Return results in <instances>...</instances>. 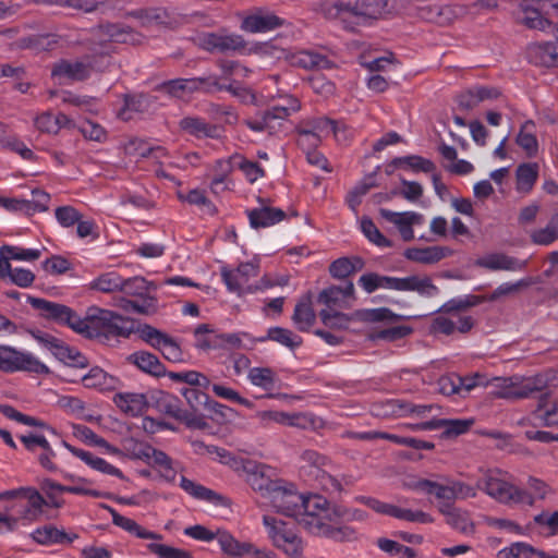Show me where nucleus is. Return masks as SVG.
I'll list each match as a JSON object with an SVG mask.
<instances>
[{
	"label": "nucleus",
	"mask_w": 558,
	"mask_h": 558,
	"mask_svg": "<svg viewBox=\"0 0 558 558\" xmlns=\"http://www.w3.org/2000/svg\"><path fill=\"white\" fill-rule=\"evenodd\" d=\"M0 371L10 374L16 372L46 374L48 367L28 352L19 351L10 345H1Z\"/></svg>",
	"instance_id": "9b49d317"
},
{
	"label": "nucleus",
	"mask_w": 558,
	"mask_h": 558,
	"mask_svg": "<svg viewBox=\"0 0 558 558\" xmlns=\"http://www.w3.org/2000/svg\"><path fill=\"white\" fill-rule=\"evenodd\" d=\"M63 447L71 452L74 457L82 460L86 463L90 469L100 472L102 474L116 476L118 478H123V473L120 469L112 465L105 459L94 456L92 452L78 449L66 441H63Z\"/></svg>",
	"instance_id": "b1692460"
},
{
	"label": "nucleus",
	"mask_w": 558,
	"mask_h": 558,
	"mask_svg": "<svg viewBox=\"0 0 558 558\" xmlns=\"http://www.w3.org/2000/svg\"><path fill=\"white\" fill-rule=\"evenodd\" d=\"M147 549L157 558H192L191 554L184 549L160 543H149Z\"/></svg>",
	"instance_id": "774afa93"
},
{
	"label": "nucleus",
	"mask_w": 558,
	"mask_h": 558,
	"mask_svg": "<svg viewBox=\"0 0 558 558\" xmlns=\"http://www.w3.org/2000/svg\"><path fill=\"white\" fill-rule=\"evenodd\" d=\"M392 165L413 173L424 172L433 174L436 169L435 163L432 160L417 155L395 158Z\"/></svg>",
	"instance_id": "49530a36"
},
{
	"label": "nucleus",
	"mask_w": 558,
	"mask_h": 558,
	"mask_svg": "<svg viewBox=\"0 0 558 558\" xmlns=\"http://www.w3.org/2000/svg\"><path fill=\"white\" fill-rule=\"evenodd\" d=\"M284 59L291 65L305 70L330 68V61L325 56L311 50H299L295 52L286 51Z\"/></svg>",
	"instance_id": "bb28decb"
},
{
	"label": "nucleus",
	"mask_w": 558,
	"mask_h": 558,
	"mask_svg": "<svg viewBox=\"0 0 558 558\" xmlns=\"http://www.w3.org/2000/svg\"><path fill=\"white\" fill-rule=\"evenodd\" d=\"M259 266L253 262L241 263L236 268L223 267L221 277L230 292L242 295L254 291L250 283L252 278L257 277Z\"/></svg>",
	"instance_id": "f8f14e48"
},
{
	"label": "nucleus",
	"mask_w": 558,
	"mask_h": 558,
	"mask_svg": "<svg viewBox=\"0 0 558 558\" xmlns=\"http://www.w3.org/2000/svg\"><path fill=\"white\" fill-rule=\"evenodd\" d=\"M363 267L364 262L360 257H340L330 264L329 272L333 278L344 279Z\"/></svg>",
	"instance_id": "3c124183"
},
{
	"label": "nucleus",
	"mask_w": 558,
	"mask_h": 558,
	"mask_svg": "<svg viewBox=\"0 0 558 558\" xmlns=\"http://www.w3.org/2000/svg\"><path fill=\"white\" fill-rule=\"evenodd\" d=\"M520 493L523 494L524 500L517 501V505L533 506L537 500H544L553 494L551 487L544 481L530 477L527 480V488L523 489L520 487Z\"/></svg>",
	"instance_id": "58836bf2"
},
{
	"label": "nucleus",
	"mask_w": 558,
	"mask_h": 558,
	"mask_svg": "<svg viewBox=\"0 0 558 558\" xmlns=\"http://www.w3.org/2000/svg\"><path fill=\"white\" fill-rule=\"evenodd\" d=\"M255 416L263 427H269L271 424H278L282 426H291L305 429L314 424V418L311 415L304 413L263 410L256 412Z\"/></svg>",
	"instance_id": "2eb2a0df"
},
{
	"label": "nucleus",
	"mask_w": 558,
	"mask_h": 558,
	"mask_svg": "<svg viewBox=\"0 0 558 558\" xmlns=\"http://www.w3.org/2000/svg\"><path fill=\"white\" fill-rule=\"evenodd\" d=\"M354 296V286L347 282L342 287L331 286L318 294V302L325 305L324 310L348 308L351 306V300Z\"/></svg>",
	"instance_id": "aec40b11"
},
{
	"label": "nucleus",
	"mask_w": 558,
	"mask_h": 558,
	"mask_svg": "<svg viewBox=\"0 0 558 558\" xmlns=\"http://www.w3.org/2000/svg\"><path fill=\"white\" fill-rule=\"evenodd\" d=\"M480 488L489 498L502 505H517V501L524 500L520 487L511 482L506 471L498 468L481 470Z\"/></svg>",
	"instance_id": "0eeeda50"
},
{
	"label": "nucleus",
	"mask_w": 558,
	"mask_h": 558,
	"mask_svg": "<svg viewBox=\"0 0 558 558\" xmlns=\"http://www.w3.org/2000/svg\"><path fill=\"white\" fill-rule=\"evenodd\" d=\"M305 498H307V493H300L293 484L280 480L266 500L278 513L295 520Z\"/></svg>",
	"instance_id": "9d476101"
},
{
	"label": "nucleus",
	"mask_w": 558,
	"mask_h": 558,
	"mask_svg": "<svg viewBox=\"0 0 558 558\" xmlns=\"http://www.w3.org/2000/svg\"><path fill=\"white\" fill-rule=\"evenodd\" d=\"M468 306V303L462 300H451L444 305L447 312H450L451 317L456 320L457 330L460 332L469 331L473 326V320L470 316L462 315L458 310Z\"/></svg>",
	"instance_id": "bf43d9fd"
},
{
	"label": "nucleus",
	"mask_w": 558,
	"mask_h": 558,
	"mask_svg": "<svg viewBox=\"0 0 558 558\" xmlns=\"http://www.w3.org/2000/svg\"><path fill=\"white\" fill-rule=\"evenodd\" d=\"M410 411V403L398 400V399H390L383 402L380 405H378L376 410L377 415L383 416H409Z\"/></svg>",
	"instance_id": "338daca9"
},
{
	"label": "nucleus",
	"mask_w": 558,
	"mask_h": 558,
	"mask_svg": "<svg viewBox=\"0 0 558 558\" xmlns=\"http://www.w3.org/2000/svg\"><path fill=\"white\" fill-rule=\"evenodd\" d=\"M266 340L276 341L290 349L301 344V338L299 336L294 335L291 330L281 327L269 328L267 335L259 339L260 342Z\"/></svg>",
	"instance_id": "6e6d98bb"
},
{
	"label": "nucleus",
	"mask_w": 558,
	"mask_h": 558,
	"mask_svg": "<svg viewBox=\"0 0 558 558\" xmlns=\"http://www.w3.org/2000/svg\"><path fill=\"white\" fill-rule=\"evenodd\" d=\"M150 289H155L154 284L143 277L123 278V284L120 292L133 298L143 296L148 293Z\"/></svg>",
	"instance_id": "052dcab7"
},
{
	"label": "nucleus",
	"mask_w": 558,
	"mask_h": 558,
	"mask_svg": "<svg viewBox=\"0 0 558 558\" xmlns=\"http://www.w3.org/2000/svg\"><path fill=\"white\" fill-rule=\"evenodd\" d=\"M397 291H415L427 298L436 296L439 289L433 283L429 277L410 276L398 278Z\"/></svg>",
	"instance_id": "f704fd0d"
},
{
	"label": "nucleus",
	"mask_w": 558,
	"mask_h": 558,
	"mask_svg": "<svg viewBox=\"0 0 558 558\" xmlns=\"http://www.w3.org/2000/svg\"><path fill=\"white\" fill-rule=\"evenodd\" d=\"M29 303L46 318L65 325L74 331L78 314L71 307L39 298H31Z\"/></svg>",
	"instance_id": "f3484780"
},
{
	"label": "nucleus",
	"mask_w": 558,
	"mask_h": 558,
	"mask_svg": "<svg viewBox=\"0 0 558 558\" xmlns=\"http://www.w3.org/2000/svg\"><path fill=\"white\" fill-rule=\"evenodd\" d=\"M129 361L149 375L161 377L166 374L163 364L153 353L137 351L129 356Z\"/></svg>",
	"instance_id": "ea45409f"
},
{
	"label": "nucleus",
	"mask_w": 558,
	"mask_h": 558,
	"mask_svg": "<svg viewBox=\"0 0 558 558\" xmlns=\"http://www.w3.org/2000/svg\"><path fill=\"white\" fill-rule=\"evenodd\" d=\"M497 558H558V555L539 550L524 542H515L501 548Z\"/></svg>",
	"instance_id": "473e14b6"
},
{
	"label": "nucleus",
	"mask_w": 558,
	"mask_h": 558,
	"mask_svg": "<svg viewBox=\"0 0 558 558\" xmlns=\"http://www.w3.org/2000/svg\"><path fill=\"white\" fill-rule=\"evenodd\" d=\"M243 471L246 474L248 485L265 499L276 487L280 480L271 478V469L265 464H258L254 461H246L243 464Z\"/></svg>",
	"instance_id": "dca6fc26"
},
{
	"label": "nucleus",
	"mask_w": 558,
	"mask_h": 558,
	"mask_svg": "<svg viewBox=\"0 0 558 558\" xmlns=\"http://www.w3.org/2000/svg\"><path fill=\"white\" fill-rule=\"evenodd\" d=\"M247 380L252 386L269 391L277 387L279 378L272 368L258 366L248 369Z\"/></svg>",
	"instance_id": "c03bdc74"
},
{
	"label": "nucleus",
	"mask_w": 558,
	"mask_h": 558,
	"mask_svg": "<svg viewBox=\"0 0 558 558\" xmlns=\"http://www.w3.org/2000/svg\"><path fill=\"white\" fill-rule=\"evenodd\" d=\"M71 124V120L64 113L53 116L50 112H44L35 119L36 128L44 133L56 134L61 128Z\"/></svg>",
	"instance_id": "8fccbe9b"
},
{
	"label": "nucleus",
	"mask_w": 558,
	"mask_h": 558,
	"mask_svg": "<svg viewBox=\"0 0 558 558\" xmlns=\"http://www.w3.org/2000/svg\"><path fill=\"white\" fill-rule=\"evenodd\" d=\"M473 423V420H432L417 424H407L405 426L413 430L444 428L448 436H458L468 432Z\"/></svg>",
	"instance_id": "393cba45"
},
{
	"label": "nucleus",
	"mask_w": 558,
	"mask_h": 558,
	"mask_svg": "<svg viewBox=\"0 0 558 558\" xmlns=\"http://www.w3.org/2000/svg\"><path fill=\"white\" fill-rule=\"evenodd\" d=\"M412 487L420 493L434 495L439 504H452L454 500L452 481L442 484L429 480H418Z\"/></svg>",
	"instance_id": "2f4dec72"
},
{
	"label": "nucleus",
	"mask_w": 558,
	"mask_h": 558,
	"mask_svg": "<svg viewBox=\"0 0 558 558\" xmlns=\"http://www.w3.org/2000/svg\"><path fill=\"white\" fill-rule=\"evenodd\" d=\"M179 125L181 130L198 138L214 137L217 133L215 126L196 117H185L180 121Z\"/></svg>",
	"instance_id": "5fc2aeb1"
},
{
	"label": "nucleus",
	"mask_w": 558,
	"mask_h": 558,
	"mask_svg": "<svg viewBox=\"0 0 558 558\" xmlns=\"http://www.w3.org/2000/svg\"><path fill=\"white\" fill-rule=\"evenodd\" d=\"M90 69L83 62L61 61L52 69V76L69 80H84L89 75Z\"/></svg>",
	"instance_id": "de8ad7c7"
},
{
	"label": "nucleus",
	"mask_w": 558,
	"mask_h": 558,
	"mask_svg": "<svg viewBox=\"0 0 558 558\" xmlns=\"http://www.w3.org/2000/svg\"><path fill=\"white\" fill-rule=\"evenodd\" d=\"M360 229L365 238H367V240L373 244L379 247H389L391 245L390 241L383 235L373 220L368 217H363L360 220Z\"/></svg>",
	"instance_id": "0e129e2a"
},
{
	"label": "nucleus",
	"mask_w": 558,
	"mask_h": 558,
	"mask_svg": "<svg viewBox=\"0 0 558 558\" xmlns=\"http://www.w3.org/2000/svg\"><path fill=\"white\" fill-rule=\"evenodd\" d=\"M538 165L536 162L522 163L517 168L515 189L519 193L527 194L532 191L538 178Z\"/></svg>",
	"instance_id": "a18cd8bd"
},
{
	"label": "nucleus",
	"mask_w": 558,
	"mask_h": 558,
	"mask_svg": "<svg viewBox=\"0 0 558 558\" xmlns=\"http://www.w3.org/2000/svg\"><path fill=\"white\" fill-rule=\"evenodd\" d=\"M197 45L209 52H228L244 49V39L238 34L204 33L197 37Z\"/></svg>",
	"instance_id": "4468645a"
},
{
	"label": "nucleus",
	"mask_w": 558,
	"mask_h": 558,
	"mask_svg": "<svg viewBox=\"0 0 558 558\" xmlns=\"http://www.w3.org/2000/svg\"><path fill=\"white\" fill-rule=\"evenodd\" d=\"M438 510L453 530L466 536L475 534L476 525L470 511L457 508L452 504H438Z\"/></svg>",
	"instance_id": "a211bd4d"
},
{
	"label": "nucleus",
	"mask_w": 558,
	"mask_h": 558,
	"mask_svg": "<svg viewBox=\"0 0 558 558\" xmlns=\"http://www.w3.org/2000/svg\"><path fill=\"white\" fill-rule=\"evenodd\" d=\"M179 486L187 495L197 500H204L214 505H219L222 500V497L213 489H209L185 476L180 477Z\"/></svg>",
	"instance_id": "a19ab883"
},
{
	"label": "nucleus",
	"mask_w": 558,
	"mask_h": 558,
	"mask_svg": "<svg viewBox=\"0 0 558 558\" xmlns=\"http://www.w3.org/2000/svg\"><path fill=\"white\" fill-rule=\"evenodd\" d=\"M452 250L447 246L434 245L427 247H411L405 250L404 256L407 259L421 263V264H435L442 258L450 256Z\"/></svg>",
	"instance_id": "cd10ccee"
},
{
	"label": "nucleus",
	"mask_w": 558,
	"mask_h": 558,
	"mask_svg": "<svg viewBox=\"0 0 558 558\" xmlns=\"http://www.w3.org/2000/svg\"><path fill=\"white\" fill-rule=\"evenodd\" d=\"M380 514L390 515L392 518L413 523L429 524L434 522V518L427 512L402 508L386 502L383 505Z\"/></svg>",
	"instance_id": "c9c22d12"
},
{
	"label": "nucleus",
	"mask_w": 558,
	"mask_h": 558,
	"mask_svg": "<svg viewBox=\"0 0 558 558\" xmlns=\"http://www.w3.org/2000/svg\"><path fill=\"white\" fill-rule=\"evenodd\" d=\"M517 144L524 150L527 157H534L538 153V142L535 134V124L526 121L522 124L517 138Z\"/></svg>",
	"instance_id": "09e8293b"
},
{
	"label": "nucleus",
	"mask_w": 558,
	"mask_h": 558,
	"mask_svg": "<svg viewBox=\"0 0 558 558\" xmlns=\"http://www.w3.org/2000/svg\"><path fill=\"white\" fill-rule=\"evenodd\" d=\"M120 307L126 312L149 315L157 311V299L149 295L148 292L143 296L135 298L134 300L121 299Z\"/></svg>",
	"instance_id": "603ef678"
},
{
	"label": "nucleus",
	"mask_w": 558,
	"mask_h": 558,
	"mask_svg": "<svg viewBox=\"0 0 558 558\" xmlns=\"http://www.w3.org/2000/svg\"><path fill=\"white\" fill-rule=\"evenodd\" d=\"M123 284V277L117 271L102 272L86 284L89 291L100 293L120 292Z\"/></svg>",
	"instance_id": "4c0bfd02"
},
{
	"label": "nucleus",
	"mask_w": 558,
	"mask_h": 558,
	"mask_svg": "<svg viewBox=\"0 0 558 558\" xmlns=\"http://www.w3.org/2000/svg\"><path fill=\"white\" fill-rule=\"evenodd\" d=\"M122 456L132 460H141L155 468L160 476L169 483L175 481L177 472L171 458L145 441L134 438L124 439L122 442Z\"/></svg>",
	"instance_id": "423d86ee"
},
{
	"label": "nucleus",
	"mask_w": 558,
	"mask_h": 558,
	"mask_svg": "<svg viewBox=\"0 0 558 558\" xmlns=\"http://www.w3.org/2000/svg\"><path fill=\"white\" fill-rule=\"evenodd\" d=\"M340 308L335 310H322L319 312V317L323 324L326 327L335 328V329H345L349 327L351 318L348 314H344L339 311Z\"/></svg>",
	"instance_id": "69168bd1"
},
{
	"label": "nucleus",
	"mask_w": 558,
	"mask_h": 558,
	"mask_svg": "<svg viewBox=\"0 0 558 558\" xmlns=\"http://www.w3.org/2000/svg\"><path fill=\"white\" fill-rule=\"evenodd\" d=\"M109 512L112 518V523L116 526L128 532L129 534L134 535L135 537L141 538V539H155V541L162 539L161 534L155 533L153 531H149V530L143 527L135 520L120 514L113 508H109Z\"/></svg>",
	"instance_id": "7c9ffc66"
},
{
	"label": "nucleus",
	"mask_w": 558,
	"mask_h": 558,
	"mask_svg": "<svg viewBox=\"0 0 558 558\" xmlns=\"http://www.w3.org/2000/svg\"><path fill=\"white\" fill-rule=\"evenodd\" d=\"M263 525L274 547L289 558H302L305 543L293 523L266 514Z\"/></svg>",
	"instance_id": "39448f33"
},
{
	"label": "nucleus",
	"mask_w": 558,
	"mask_h": 558,
	"mask_svg": "<svg viewBox=\"0 0 558 558\" xmlns=\"http://www.w3.org/2000/svg\"><path fill=\"white\" fill-rule=\"evenodd\" d=\"M214 88L221 89L222 86L218 84L216 77H198V78H177L162 84L159 87L161 93L168 94L177 98H185L191 93L203 89L213 90Z\"/></svg>",
	"instance_id": "ddd939ff"
},
{
	"label": "nucleus",
	"mask_w": 558,
	"mask_h": 558,
	"mask_svg": "<svg viewBox=\"0 0 558 558\" xmlns=\"http://www.w3.org/2000/svg\"><path fill=\"white\" fill-rule=\"evenodd\" d=\"M250 225L254 229L268 228L286 218V213L276 207L262 205L247 211Z\"/></svg>",
	"instance_id": "c85d7f7f"
},
{
	"label": "nucleus",
	"mask_w": 558,
	"mask_h": 558,
	"mask_svg": "<svg viewBox=\"0 0 558 558\" xmlns=\"http://www.w3.org/2000/svg\"><path fill=\"white\" fill-rule=\"evenodd\" d=\"M338 521V506L326 497L307 493L295 522L311 536L323 537L331 522Z\"/></svg>",
	"instance_id": "7ed1b4c3"
},
{
	"label": "nucleus",
	"mask_w": 558,
	"mask_h": 558,
	"mask_svg": "<svg viewBox=\"0 0 558 558\" xmlns=\"http://www.w3.org/2000/svg\"><path fill=\"white\" fill-rule=\"evenodd\" d=\"M532 416L535 420H539L545 426L558 425V400L551 407H546L545 397L543 396Z\"/></svg>",
	"instance_id": "e2e57ef3"
},
{
	"label": "nucleus",
	"mask_w": 558,
	"mask_h": 558,
	"mask_svg": "<svg viewBox=\"0 0 558 558\" xmlns=\"http://www.w3.org/2000/svg\"><path fill=\"white\" fill-rule=\"evenodd\" d=\"M216 538L221 550L233 557H243L246 555H258L259 550L250 543H240L226 531H217Z\"/></svg>",
	"instance_id": "72a5a7b5"
},
{
	"label": "nucleus",
	"mask_w": 558,
	"mask_h": 558,
	"mask_svg": "<svg viewBox=\"0 0 558 558\" xmlns=\"http://www.w3.org/2000/svg\"><path fill=\"white\" fill-rule=\"evenodd\" d=\"M34 542L43 546L69 545L78 538L73 532H65L53 524H45L31 533Z\"/></svg>",
	"instance_id": "4be33fe9"
},
{
	"label": "nucleus",
	"mask_w": 558,
	"mask_h": 558,
	"mask_svg": "<svg viewBox=\"0 0 558 558\" xmlns=\"http://www.w3.org/2000/svg\"><path fill=\"white\" fill-rule=\"evenodd\" d=\"M477 265L489 270L520 271L525 267L526 262L502 253H493L480 258Z\"/></svg>",
	"instance_id": "c756f323"
},
{
	"label": "nucleus",
	"mask_w": 558,
	"mask_h": 558,
	"mask_svg": "<svg viewBox=\"0 0 558 558\" xmlns=\"http://www.w3.org/2000/svg\"><path fill=\"white\" fill-rule=\"evenodd\" d=\"M4 500H25V505L21 506L16 515H13L20 521L27 523L38 521L43 514L45 507L48 506L44 496L32 486H21L13 489L0 492V501Z\"/></svg>",
	"instance_id": "6e6552de"
},
{
	"label": "nucleus",
	"mask_w": 558,
	"mask_h": 558,
	"mask_svg": "<svg viewBox=\"0 0 558 558\" xmlns=\"http://www.w3.org/2000/svg\"><path fill=\"white\" fill-rule=\"evenodd\" d=\"M74 331L87 338H99L113 335L128 337L133 328L132 324L122 316L98 306L87 308L85 316H77Z\"/></svg>",
	"instance_id": "f03ea898"
},
{
	"label": "nucleus",
	"mask_w": 558,
	"mask_h": 558,
	"mask_svg": "<svg viewBox=\"0 0 558 558\" xmlns=\"http://www.w3.org/2000/svg\"><path fill=\"white\" fill-rule=\"evenodd\" d=\"M238 158L239 155H233L227 159H218L215 162L213 166V178L209 184L213 194L220 195L233 189L234 182L231 179V173Z\"/></svg>",
	"instance_id": "6ab92c4d"
},
{
	"label": "nucleus",
	"mask_w": 558,
	"mask_h": 558,
	"mask_svg": "<svg viewBox=\"0 0 558 558\" xmlns=\"http://www.w3.org/2000/svg\"><path fill=\"white\" fill-rule=\"evenodd\" d=\"M300 109L301 101L289 95L284 98V105L274 106L260 116L246 120L245 124L254 132L276 134L280 130L282 122Z\"/></svg>",
	"instance_id": "1a4fd4ad"
},
{
	"label": "nucleus",
	"mask_w": 558,
	"mask_h": 558,
	"mask_svg": "<svg viewBox=\"0 0 558 558\" xmlns=\"http://www.w3.org/2000/svg\"><path fill=\"white\" fill-rule=\"evenodd\" d=\"M116 405L131 416L141 415L147 408V399L143 393L121 392L113 398Z\"/></svg>",
	"instance_id": "e433bc0d"
},
{
	"label": "nucleus",
	"mask_w": 558,
	"mask_h": 558,
	"mask_svg": "<svg viewBox=\"0 0 558 558\" xmlns=\"http://www.w3.org/2000/svg\"><path fill=\"white\" fill-rule=\"evenodd\" d=\"M281 25V21L272 13L257 10L244 15L240 28L245 33L257 34L272 31Z\"/></svg>",
	"instance_id": "5701e85b"
},
{
	"label": "nucleus",
	"mask_w": 558,
	"mask_h": 558,
	"mask_svg": "<svg viewBox=\"0 0 558 558\" xmlns=\"http://www.w3.org/2000/svg\"><path fill=\"white\" fill-rule=\"evenodd\" d=\"M178 196L182 202H185L190 205H195L206 214L213 215L216 211L214 204L206 196V193L203 190L193 189L189 191L186 194L180 193Z\"/></svg>",
	"instance_id": "680f3d73"
},
{
	"label": "nucleus",
	"mask_w": 558,
	"mask_h": 558,
	"mask_svg": "<svg viewBox=\"0 0 558 558\" xmlns=\"http://www.w3.org/2000/svg\"><path fill=\"white\" fill-rule=\"evenodd\" d=\"M301 124L307 125L310 131L322 140L333 134L336 140L340 141V126L338 125V122L326 117H318L307 121H302Z\"/></svg>",
	"instance_id": "864d4df0"
},
{
	"label": "nucleus",
	"mask_w": 558,
	"mask_h": 558,
	"mask_svg": "<svg viewBox=\"0 0 558 558\" xmlns=\"http://www.w3.org/2000/svg\"><path fill=\"white\" fill-rule=\"evenodd\" d=\"M292 320L300 331H308L316 322V313L314 310V295L312 292L303 294L292 315Z\"/></svg>",
	"instance_id": "a878e982"
},
{
	"label": "nucleus",
	"mask_w": 558,
	"mask_h": 558,
	"mask_svg": "<svg viewBox=\"0 0 558 558\" xmlns=\"http://www.w3.org/2000/svg\"><path fill=\"white\" fill-rule=\"evenodd\" d=\"M380 215L387 221L393 223L404 241L414 239L413 226H421L424 222V217L420 213L403 211L397 213L389 209H380Z\"/></svg>",
	"instance_id": "412c9836"
},
{
	"label": "nucleus",
	"mask_w": 558,
	"mask_h": 558,
	"mask_svg": "<svg viewBox=\"0 0 558 558\" xmlns=\"http://www.w3.org/2000/svg\"><path fill=\"white\" fill-rule=\"evenodd\" d=\"M359 286L366 292L373 293L378 289L398 290V277L383 276L376 272H367L360 277Z\"/></svg>",
	"instance_id": "79ce46f5"
},
{
	"label": "nucleus",
	"mask_w": 558,
	"mask_h": 558,
	"mask_svg": "<svg viewBox=\"0 0 558 558\" xmlns=\"http://www.w3.org/2000/svg\"><path fill=\"white\" fill-rule=\"evenodd\" d=\"M301 459L307 465L317 470V477L320 476V483L324 487L328 488V485H330L332 488L339 487L337 480L328 475L325 471H322V469L328 464V459L325 456L318 453L315 450H305L302 453Z\"/></svg>",
	"instance_id": "37998d69"
},
{
	"label": "nucleus",
	"mask_w": 558,
	"mask_h": 558,
	"mask_svg": "<svg viewBox=\"0 0 558 558\" xmlns=\"http://www.w3.org/2000/svg\"><path fill=\"white\" fill-rule=\"evenodd\" d=\"M0 254H4L11 260L34 262L41 256V251L5 244L0 247Z\"/></svg>",
	"instance_id": "4d7b16f0"
},
{
	"label": "nucleus",
	"mask_w": 558,
	"mask_h": 558,
	"mask_svg": "<svg viewBox=\"0 0 558 558\" xmlns=\"http://www.w3.org/2000/svg\"><path fill=\"white\" fill-rule=\"evenodd\" d=\"M549 377L547 374H533L523 376L514 374L508 377L490 379V393L501 399H525L547 388Z\"/></svg>",
	"instance_id": "20e7f679"
},
{
	"label": "nucleus",
	"mask_w": 558,
	"mask_h": 558,
	"mask_svg": "<svg viewBox=\"0 0 558 558\" xmlns=\"http://www.w3.org/2000/svg\"><path fill=\"white\" fill-rule=\"evenodd\" d=\"M395 0H323L319 12L328 20L340 21L344 28L368 26L391 12Z\"/></svg>",
	"instance_id": "f257e3e1"
},
{
	"label": "nucleus",
	"mask_w": 558,
	"mask_h": 558,
	"mask_svg": "<svg viewBox=\"0 0 558 558\" xmlns=\"http://www.w3.org/2000/svg\"><path fill=\"white\" fill-rule=\"evenodd\" d=\"M126 150L129 153H136L140 157L143 158H154L156 160H160L168 156V151L166 148L161 146H149L147 143L138 140L131 141L128 146Z\"/></svg>",
	"instance_id": "13d9d810"
}]
</instances>
